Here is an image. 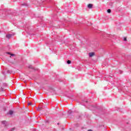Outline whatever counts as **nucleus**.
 Instances as JSON below:
<instances>
[{"label":"nucleus","mask_w":131,"mask_h":131,"mask_svg":"<svg viewBox=\"0 0 131 131\" xmlns=\"http://www.w3.org/2000/svg\"><path fill=\"white\" fill-rule=\"evenodd\" d=\"M107 12L108 13H111V9H107Z\"/></svg>","instance_id":"9b49d317"},{"label":"nucleus","mask_w":131,"mask_h":131,"mask_svg":"<svg viewBox=\"0 0 131 131\" xmlns=\"http://www.w3.org/2000/svg\"><path fill=\"white\" fill-rule=\"evenodd\" d=\"M37 3H38L39 4H41V0H37Z\"/></svg>","instance_id":"2eb2a0df"},{"label":"nucleus","mask_w":131,"mask_h":131,"mask_svg":"<svg viewBox=\"0 0 131 131\" xmlns=\"http://www.w3.org/2000/svg\"><path fill=\"white\" fill-rule=\"evenodd\" d=\"M88 131H93L92 129H89Z\"/></svg>","instance_id":"412c9836"},{"label":"nucleus","mask_w":131,"mask_h":131,"mask_svg":"<svg viewBox=\"0 0 131 131\" xmlns=\"http://www.w3.org/2000/svg\"><path fill=\"white\" fill-rule=\"evenodd\" d=\"M88 8L89 9H92L93 8V4H88Z\"/></svg>","instance_id":"20e7f679"},{"label":"nucleus","mask_w":131,"mask_h":131,"mask_svg":"<svg viewBox=\"0 0 131 131\" xmlns=\"http://www.w3.org/2000/svg\"><path fill=\"white\" fill-rule=\"evenodd\" d=\"M7 54H8V55H10V56H15V54H12V53H10V52H7Z\"/></svg>","instance_id":"1a4fd4ad"},{"label":"nucleus","mask_w":131,"mask_h":131,"mask_svg":"<svg viewBox=\"0 0 131 131\" xmlns=\"http://www.w3.org/2000/svg\"><path fill=\"white\" fill-rule=\"evenodd\" d=\"M2 124H4L5 126H7V121H3L2 122Z\"/></svg>","instance_id":"423d86ee"},{"label":"nucleus","mask_w":131,"mask_h":131,"mask_svg":"<svg viewBox=\"0 0 131 131\" xmlns=\"http://www.w3.org/2000/svg\"><path fill=\"white\" fill-rule=\"evenodd\" d=\"M68 114H69V115H70V114H71L72 113V111L69 110V111L68 112Z\"/></svg>","instance_id":"9d476101"},{"label":"nucleus","mask_w":131,"mask_h":131,"mask_svg":"<svg viewBox=\"0 0 131 131\" xmlns=\"http://www.w3.org/2000/svg\"><path fill=\"white\" fill-rule=\"evenodd\" d=\"M67 64H71V60H68L67 61Z\"/></svg>","instance_id":"f8f14e48"},{"label":"nucleus","mask_w":131,"mask_h":131,"mask_svg":"<svg viewBox=\"0 0 131 131\" xmlns=\"http://www.w3.org/2000/svg\"><path fill=\"white\" fill-rule=\"evenodd\" d=\"M14 129H15V128H11L10 130V131H13V130H14Z\"/></svg>","instance_id":"f3484780"},{"label":"nucleus","mask_w":131,"mask_h":131,"mask_svg":"<svg viewBox=\"0 0 131 131\" xmlns=\"http://www.w3.org/2000/svg\"><path fill=\"white\" fill-rule=\"evenodd\" d=\"M81 105H85V104H84V103H88V101H82V102H81Z\"/></svg>","instance_id":"0eeeda50"},{"label":"nucleus","mask_w":131,"mask_h":131,"mask_svg":"<svg viewBox=\"0 0 131 131\" xmlns=\"http://www.w3.org/2000/svg\"><path fill=\"white\" fill-rule=\"evenodd\" d=\"M29 68L30 69H33V70H36V69L34 68V67H33V66H32V65L29 66Z\"/></svg>","instance_id":"39448f33"},{"label":"nucleus","mask_w":131,"mask_h":131,"mask_svg":"<svg viewBox=\"0 0 131 131\" xmlns=\"http://www.w3.org/2000/svg\"><path fill=\"white\" fill-rule=\"evenodd\" d=\"M28 106H30V105H32V103L31 102H29L28 103Z\"/></svg>","instance_id":"dca6fc26"},{"label":"nucleus","mask_w":131,"mask_h":131,"mask_svg":"<svg viewBox=\"0 0 131 131\" xmlns=\"http://www.w3.org/2000/svg\"><path fill=\"white\" fill-rule=\"evenodd\" d=\"M13 35H14V34H7V35H6V37H7V38H8L9 39H10V38H11L12 36H13Z\"/></svg>","instance_id":"f03ea898"},{"label":"nucleus","mask_w":131,"mask_h":131,"mask_svg":"<svg viewBox=\"0 0 131 131\" xmlns=\"http://www.w3.org/2000/svg\"><path fill=\"white\" fill-rule=\"evenodd\" d=\"M22 6H26V4H22Z\"/></svg>","instance_id":"aec40b11"},{"label":"nucleus","mask_w":131,"mask_h":131,"mask_svg":"<svg viewBox=\"0 0 131 131\" xmlns=\"http://www.w3.org/2000/svg\"><path fill=\"white\" fill-rule=\"evenodd\" d=\"M41 107H38V108L37 109V110L38 111H40L41 110Z\"/></svg>","instance_id":"4468645a"},{"label":"nucleus","mask_w":131,"mask_h":131,"mask_svg":"<svg viewBox=\"0 0 131 131\" xmlns=\"http://www.w3.org/2000/svg\"><path fill=\"white\" fill-rule=\"evenodd\" d=\"M93 56H95L94 52L89 53V57H93Z\"/></svg>","instance_id":"7ed1b4c3"},{"label":"nucleus","mask_w":131,"mask_h":131,"mask_svg":"<svg viewBox=\"0 0 131 131\" xmlns=\"http://www.w3.org/2000/svg\"><path fill=\"white\" fill-rule=\"evenodd\" d=\"M123 40H124V41H126V40H127L126 37H124Z\"/></svg>","instance_id":"a211bd4d"},{"label":"nucleus","mask_w":131,"mask_h":131,"mask_svg":"<svg viewBox=\"0 0 131 131\" xmlns=\"http://www.w3.org/2000/svg\"><path fill=\"white\" fill-rule=\"evenodd\" d=\"M2 91H4V89H2Z\"/></svg>","instance_id":"b1692460"},{"label":"nucleus","mask_w":131,"mask_h":131,"mask_svg":"<svg viewBox=\"0 0 131 131\" xmlns=\"http://www.w3.org/2000/svg\"><path fill=\"white\" fill-rule=\"evenodd\" d=\"M13 113H14V112L12 111H10L8 114H10V115H13Z\"/></svg>","instance_id":"6e6552de"},{"label":"nucleus","mask_w":131,"mask_h":131,"mask_svg":"<svg viewBox=\"0 0 131 131\" xmlns=\"http://www.w3.org/2000/svg\"><path fill=\"white\" fill-rule=\"evenodd\" d=\"M4 85L5 86H7V83H4Z\"/></svg>","instance_id":"6ab92c4d"},{"label":"nucleus","mask_w":131,"mask_h":131,"mask_svg":"<svg viewBox=\"0 0 131 131\" xmlns=\"http://www.w3.org/2000/svg\"><path fill=\"white\" fill-rule=\"evenodd\" d=\"M89 108L90 110H97V109H98V107L97 105H91Z\"/></svg>","instance_id":"f257e3e1"},{"label":"nucleus","mask_w":131,"mask_h":131,"mask_svg":"<svg viewBox=\"0 0 131 131\" xmlns=\"http://www.w3.org/2000/svg\"><path fill=\"white\" fill-rule=\"evenodd\" d=\"M111 6H112V3L111 4Z\"/></svg>","instance_id":"4be33fe9"},{"label":"nucleus","mask_w":131,"mask_h":131,"mask_svg":"<svg viewBox=\"0 0 131 131\" xmlns=\"http://www.w3.org/2000/svg\"><path fill=\"white\" fill-rule=\"evenodd\" d=\"M12 71H10V70H8V71H7V73H10V74H11V73H12Z\"/></svg>","instance_id":"ddd939ff"},{"label":"nucleus","mask_w":131,"mask_h":131,"mask_svg":"<svg viewBox=\"0 0 131 131\" xmlns=\"http://www.w3.org/2000/svg\"><path fill=\"white\" fill-rule=\"evenodd\" d=\"M57 124H58V125H59V123H57Z\"/></svg>","instance_id":"5701e85b"}]
</instances>
